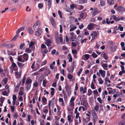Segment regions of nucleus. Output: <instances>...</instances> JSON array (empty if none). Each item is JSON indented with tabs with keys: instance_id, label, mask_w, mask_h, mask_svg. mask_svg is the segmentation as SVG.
I'll use <instances>...</instances> for the list:
<instances>
[{
	"instance_id": "1",
	"label": "nucleus",
	"mask_w": 125,
	"mask_h": 125,
	"mask_svg": "<svg viewBox=\"0 0 125 125\" xmlns=\"http://www.w3.org/2000/svg\"><path fill=\"white\" fill-rule=\"evenodd\" d=\"M15 49H11L10 51L8 50H7V52L9 55H11L12 56H14L16 55V52L15 51Z\"/></svg>"
},
{
	"instance_id": "2",
	"label": "nucleus",
	"mask_w": 125,
	"mask_h": 125,
	"mask_svg": "<svg viewBox=\"0 0 125 125\" xmlns=\"http://www.w3.org/2000/svg\"><path fill=\"white\" fill-rule=\"evenodd\" d=\"M91 112L94 120V122H95V120L97 119V117L96 114L94 110V109L92 110Z\"/></svg>"
},
{
	"instance_id": "3",
	"label": "nucleus",
	"mask_w": 125,
	"mask_h": 125,
	"mask_svg": "<svg viewBox=\"0 0 125 125\" xmlns=\"http://www.w3.org/2000/svg\"><path fill=\"white\" fill-rule=\"evenodd\" d=\"M66 91L68 93V94L69 96L71 94V91L70 86L69 84H67L65 86Z\"/></svg>"
},
{
	"instance_id": "4",
	"label": "nucleus",
	"mask_w": 125,
	"mask_h": 125,
	"mask_svg": "<svg viewBox=\"0 0 125 125\" xmlns=\"http://www.w3.org/2000/svg\"><path fill=\"white\" fill-rule=\"evenodd\" d=\"M99 10L97 8H94V11L91 12L92 17H94L95 15L99 13Z\"/></svg>"
},
{
	"instance_id": "5",
	"label": "nucleus",
	"mask_w": 125,
	"mask_h": 125,
	"mask_svg": "<svg viewBox=\"0 0 125 125\" xmlns=\"http://www.w3.org/2000/svg\"><path fill=\"white\" fill-rule=\"evenodd\" d=\"M94 33V35L92 37V39L91 40V42H93L94 40L95 39V38H97V33H99L98 31H97V32L95 31H94L92 32Z\"/></svg>"
},
{
	"instance_id": "6",
	"label": "nucleus",
	"mask_w": 125,
	"mask_h": 125,
	"mask_svg": "<svg viewBox=\"0 0 125 125\" xmlns=\"http://www.w3.org/2000/svg\"><path fill=\"white\" fill-rule=\"evenodd\" d=\"M50 20L51 23L52 25V26L54 27H55L56 26V25L54 19L52 17L50 19Z\"/></svg>"
},
{
	"instance_id": "7",
	"label": "nucleus",
	"mask_w": 125,
	"mask_h": 125,
	"mask_svg": "<svg viewBox=\"0 0 125 125\" xmlns=\"http://www.w3.org/2000/svg\"><path fill=\"white\" fill-rule=\"evenodd\" d=\"M42 29L40 28L38 29V30L35 32V35L37 36H40L41 33Z\"/></svg>"
},
{
	"instance_id": "8",
	"label": "nucleus",
	"mask_w": 125,
	"mask_h": 125,
	"mask_svg": "<svg viewBox=\"0 0 125 125\" xmlns=\"http://www.w3.org/2000/svg\"><path fill=\"white\" fill-rule=\"evenodd\" d=\"M87 87H85L83 89V87H81L80 88V91L81 92H83V94H84L86 92Z\"/></svg>"
},
{
	"instance_id": "9",
	"label": "nucleus",
	"mask_w": 125,
	"mask_h": 125,
	"mask_svg": "<svg viewBox=\"0 0 125 125\" xmlns=\"http://www.w3.org/2000/svg\"><path fill=\"white\" fill-rule=\"evenodd\" d=\"M117 10L118 11H125V8L121 6H120L117 8Z\"/></svg>"
},
{
	"instance_id": "10",
	"label": "nucleus",
	"mask_w": 125,
	"mask_h": 125,
	"mask_svg": "<svg viewBox=\"0 0 125 125\" xmlns=\"http://www.w3.org/2000/svg\"><path fill=\"white\" fill-rule=\"evenodd\" d=\"M12 66L14 68V71H18V68L16 64L14 62H13L12 64Z\"/></svg>"
},
{
	"instance_id": "11",
	"label": "nucleus",
	"mask_w": 125,
	"mask_h": 125,
	"mask_svg": "<svg viewBox=\"0 0 125 125\" xmlns=\"http://www.w3.org/2000/svg\"><path fill=\"white\" fill-rule=\"evenodd\" d=\"M23 57L25 61H26L28 60L29 58V56L28 54L26 53H24L23 55Z\"/></svg>"
},
{
	"instance_id": "12",
	"label": "nucleus",
	"mask_w": 125,
	"mask_h": 125,
	"mask_svg": "<svg viewBox=\"0 0 125 125\" xmlns=\"http://www.w3.org/2000/svg\"><path fill=\"white\" fill-rule=\"evenodd\" d=\"M99 73L101 74L102 76L104 77L105 75V71H103L102 70H99Z\"/></svg>"
},
{
	"instance_id": "13",
	"label": "nucleus",
	"mask_w": 125,
	"mask_h": 125,
	"mask_svg": "<svg viewBox=\"0 0 125 125\" xmlns=\"http://www.w3.org/2000/svg\"><path fill=\"white\" fill-rule=\"evenodd\" d=\"M111 17L113 18V19L114 20L116 21H118L120 20V19L117 18L115 15H113Z\"/></svg>"
},
{
	"instance_id": "14",
	"label": "nucleus",
	"mask_w": 125,
	"mask_h": 125,
	"mask_svg": "<svg viewBox=\"0 0 125 125\" xmlns=\"http://www.w3.org/2000/svg\"><path fill=\"white\" fill-rule=\"evenodd\" d=\"M28 31L29 34H31L33 33V31L31 27H28L27 29Z\"/></svg>"
},
{
	"instance_id": "15",
	"label": "nucleus",
	"mask_w": 125,
	"mask_h": 125,
	"mask_svg": "<svg viewBox=\"0 0 125 125\" xmlns=\"http://www.w3.org/2000/svg\"><path fill=\"white\" fill-rule=\"evenodd\" d=\"M94 24L93 23L91 24H89L88 26V29L89 30H92L93 28V25Z\"/></svg>"
},
{
	"instance_id": "16",
	"label": "nucleus",
	"mask_w": 125,
	"mask_h": 125,
	"mask_svg": "<svg viewBox=\"0 0 125 125\" xmlns=\"http://www.w3.org/2000/svg\"><path fill=\"white\" fill-rule=\"evenodd\" d=\"M73 25H71L70 26V28H71L69 30L70 31H72L76 29V26L75 25V26L74 27H73Z\"/></svg>"
},
{
	"instance_id": "17",
	"label": "nucleus",
	"mask_w": 125,
	"mask_h": 125,
	"mask_svg": "<svg viewBox=\"0 0 125 125\" xmlns=\"http://www.w3.org/2000/svg\"><path fill=\"white\" fill-rule=\"evenodd\" d=\"M107 2L110 5H113L114 4V1L113 0H107Z\"/></svg>"
},
{
	"instance_id": "18",
	"label": "nucleus",
	"mask_w": 125,
	"mask_h": 125,
	"mask_svg": "<svg viewBox=\"0 0 125 125\" xmlns=\"http://www.w3.org/2000/svg\"><path fill=\"white\" fill-rule=\"evenodd\" d=\"M18 65L19 66V67L20 68H22L24 65L25 64L22 63L18 62H17Z\"/></svg>"
},
{
	"instance_id": "19",
	"label": "nucleus",
	"mask_w": 125,
	"mask_h": 125,
	"mask_svg": "<svg viewBox=\"0 0 125 125\" xmlns=\"http://www.w3.org/2000/svg\"><path fill=\"white\" fill-rule=\"evenodd\" d=\"M31 85V84H27L25 88L26 91H28L30 89Z\"/></svg>"
},
{
	"instance_id": "20",
	"label": "nucleus",
	"mask_w": 125,
	"mask_h": 125,
	"mask_svg": "<svg viewBox=\"0 0 125 125\" xmlns=\"http://www.w3.org/2000/svg\"><path fill=\"white\" fill-rule=\"evenodd\" d=\"M102 66L105 70H107V63H104L102 65Z\"/></svg>"
},
{
	"instance_id": "21",
	"label": "nucleus",
	"mask_w": 125,
	"mask_h": 125,
	"mask_svg": "<svg viewBox=\"0 0 125 125\" xmlns=\"http://www.w3.org/2000/svg\"><path fill=\"white\" fill-rule=\"evenodd\" d=\"M51 100L49 101V102L48 105H49V114L50 115H51V111L50 109V105H51Z\"/></svg>"
},
{
	"instance_id": "22",
	"label": "nucleus",
	"mask_w": 125,
	"mask_h": 125,
	"mask_svg": "<svg viewBox=\"0 0 125 125\" xmlns=\"http://www.w3.org/2000/svg\"><path fill=\"white\" fill-rule=\"evenodd\" d=\"M32 82V80L31 79H27L25 82V83L27 84H31Z\"/></svg>"
},
{
	"instance_id": "23",
	"label": "nucleus",
	"mask_w": 125,
	"mask_h": 125,
	"mask_svg": "<svg viewBox=\"0 0 125 125\" xmlns=\"http://www.w3.org/2000/svg\"><path fill=\"white\" fill-rule=\"evenodd\" d=\"M21 83V82H20L19 83H18L17 85L16 86L15 88V90H18L19 88V87H20V84Z\"/></svg>"
},
{
	"instance_id": "24",
	"label": "nucleus",
	"mask_w": 125,
	"mask_h": 125,
	"mask_svg": "<svg viewBox=\"0 0 125 125\" xmlns=\"http://www.w3.org/2000/svg\"><path fill=\"white\" fill-rule=\"evenodd\" d=\"M92 91L91 89H89L88 90L87 95L88 96H90L92 94Z\"/></svg>"
},
{
	"instance_id": "25",
	"label": "nucleus",
	"mask_w": 125,
	"mask_h": 125,
	"mask_svg": "<svg viewBox=\"0 0 125 125\" xmlns=\"http://www.w3.org/2000/svg\"><path fill=\"white\" fill-rule=\"evenodd\" d=\"M3 45V46H5L7 49H8L10 48V44H5L4 43Z\"/></svg>"
},
{
	"instance_id": "26",
	"label": "nucleus",
	"mask_w": 125,
	"mask_h": 125,
	"mask_svg": "<svg viewBox=\"0 0 125 125\" xmlns=\"http://www.w3.org/2000/svg\"><path fill=\"white\" fill-rule=\"evenodd\" d=\"M42 102L43 103H45L46 104V103H47V100L46 98L43 97L42 98Z\"/></svg>"
},
{
	"instance_id": "27",
	"label": "nucleus",
	"mask_w": 125,
	"mask_h": 125,
	"mask_svg": "<svg viewBox=\"0 0 125 125\" xmlns=\"http://www.w3.org/2000/svg\"><path fill=\"white\" fill-rule=\"evenodd\" d=\"M100 2V5L102 6L105 5V2L103 0H101Z\"/></svg>"
},
{
	"instance_id": "28",
	"label": "nucleus",
	"mask_w": 125,
	"mask_h": 125,
	"mask_svg": "<svg viewBox=\"0 0 125 125\" xmlns=\"http://www.w3.org/2000/svg\"><path fill=\"white\" fill-rule=\"evenodd\" d=\"M40 22L39 21H37L36 23H35L34 25L36 26H37L38 27H39L40 25Z\"/></svg>"
},
{
	"instance_id": "29",
	"label": "nucleus",
	"mask_w": 125,
	"mask_h": 125,
	"mask_svg": "<svg viewBox=\"0 0 125 125\" xmlns=\"http://www.w3.org/2000/svg\"><path fill=\"white\" fill-rule=\"evenodd\" d=\"M84 35H87L89 34V33L88 32V31L86 29H84Z\"/></svg>"
},
{
	"instance_id": "30",
	"label": "nucleus",
	"mask_w": 125,
	"mask_h": 125,
	"mask_svg": "<svg viewBox=\"0 0 125 125\" xmlns=\"http://www.w3.org/2000/svg\"><path fill=\"white\" fill-rule=\"evenodd\" d=\"M73 76L70 74H68L67 78L69 79L70 80H71L73 78Z\"/></svg>"
},
{
	"instance_id": "31",
	"label": "nucleus",
	"mask_w": 125,
	"mask_h": 125,
	"mask_svg": "<svg viewBox=\"0 0 125 125\" xmlns=\"http://www.w3.org/2000/svg\"><path fill=\"white\" fill-rule=\"evenodd\" d=\"M31 49L27 48L25 50V52L27 53H29L31 52Z\"/></svg>"
},
{
	"instance_id": "32",
	"label": "nucleus",
	"mask_w": 125,
	"mask_h": 125,
	"mask_svg": "<svg viewBox=\"0 0 125 125\" xmlns=\"http://www.w3.org/2000/svg\"><path fill=\"white\" fill-rule=\"evenodd\" d=\"M87 2V0H81L79 1V3L81 4L86 3Z\"/></svg>"
},
{
	"instance_id": "33",
	"label": "nucleus",
	"mask_w": 125,
	"mask_h": 125,
	"mask_svg": "<svg viewBox=\"0 0 125 125\" xmlns=\"http://www.w3.org/2000/svg\"><path fill=\"white\" fill-rule=\"evenodd\" d=\"M43 4H42L41 3H39L38 4V7L39 9H42L43 6Z\"/></svg>"
},
{
	"instance_id": "34",
	"label": "nucleus",
	"mask_w": 125,
	"mask_h": 125,
	"mask_svg": "<svg viewBox=\"0 0 125 125\" xmlns=\"http://www.w3.org/2000/svg\"><path fill=\"white\" fill-rule=\"evenodd\" d=\"M103 57L104 59L106 60L108 59V57L106 53H104L103 55Z\"/></svg>"
},
{
	"instance_id": "35",
	"label": "nucleus",
	"mask_w": 125,
	"mask_h": 125,
	"mask_svg": "<svg viewBox=\"0 0 125 125\" xmlns=\"http://www.w3.org/2000/svg\"><path fill=\"white\" fill-rule=\"evenodd\" d=\"M47 83V82L46 79L44 80L42 84L44 87L46 86V84Z\"/></svg>"
},
{
	"instance_id": "36",
	"label": "nucleus",
	"mask_w": 125,
	"mask_h": 125,
	"mask_svg": "<svg viewBox=\"0 0 125 125\" xmlns=\"http://www.w3.org/2000/svg\"><path fill=\"white\" fill-rule=\"evenodd\" d=\"M34 45V43L32 42H31L29 44V48H31V47H32V46Z\"/></svg>"
},
{
	"instance_id": "37",
	"label": "nucleus",
	"mask_w": 125,
	"mask_h": 125,
	"mask_svg": "<svg viewBox=\"0 0 125 125\" xmlns=\"http://www.w3.org/2000/svg\"><path fill=\"white\" fill-rule=\"evenodd\" d=\"M92 56L94 58H96L98 56V55L97 54H96L94 52H93L92 54Z\"/></svg>"
},
{
	"instance_id": "38",
	"label": "nucleus",
	"mask_w": 125,
	"mask_h": 125,
	"mask_svg": "<svg viewBox=\"0 0 125 125\" xmlns=\"http://www.w3.org/2000/svg\"><path fill=\"white\" fill-rule=\"evenodd\" d=\"M98 81L99 84H102L103 83V81L102 80L101 78H99L98 79Z\"/></svg>"
},
{
	"instance_id": "39",
	"label": "nucleus",
	"mask_w": 125,
	"mask_h": 125,
	"mask_svg": "<svg viewBox=\"0 0 125 125\" xmlns=\"http://www.w3.org/2000/svg\"><path fill=\"white\" fill-rule=\"evenodd\" d=\"M83 69L82 68H81L79 70V71L77 73V74L78 76H80L82 72Z\"/></svg>"
},
{
	"instance_id": "40",
	"label": "nucleus",
	"mask_w": 125,
	"mask_h": 125,
	"mask_svg": "<svg viewBox=\"0 0 125 125\" xmlns=\"http://www.w3.org/2000/svg\"><path fill=\"white\" fill-rule=\"evenodd\" d=\"M26 79V77L25 75L24 76L23 78L22 81V83L23 84V85L25 83V80Z\"/></svg>"
},
{
	"instance_id": "41",
	"label": "nucleus",
	"mask_w": 125,
	"mask_h": 125,
	"mask_svg": "<svg viewBox=\"0 0 125 125\" xmlns=\"http://www.w3.org/2000/svg\"><path fill=\"white\" fill-rule=\"evenodd\" d=\"M99 106L98 105H96L94 107V109L96 111H97L99 109Z\"/></svg>"
},
{
	"instance_id": "42",
	"label": "nucleus",
	"mask_w": 125,
	"mask_h": 125,
	"mask_svg": "<svg viewBox=\"0 0 125 125\" xmlns=\"http://www.w3.org/2000/svg\"><path fill=\"white\" fill-rule=\"evenodd\" d=\"M18 116V115L17 112H15L14 113V115L13 116L14 117V118H17Z\"/></svg>"
},
{
	"instance_id": "43",
	"label": "nucleus",
	"mask_w": 125,
	"mask_h": 125,
	"mask_svg": "<svg viewBox=\"0 0 125 125\" xmlns=\"http://www.w3.org/2000/svg\"><path fill=\"white\" fill-rule=\"evenodd\" d=\"M2 81L4 82L5 84L7 83L8 81V79L7 78H5L3 79Z\"/></svg>"
},
{
	"instance_id": "44",
	"label": "nucleus",
	"mask_w": 125,
	"mask_h": 125,
	"mask_svg": "<svg viewBox=\"0 0 125 125\" xmlns=\"http://www.w3.org/2000/svg\"><path fill=\"white\" fill-rule=\"evenodd\" d=\"M5 99V98L3 97L2 96H1L0 99V101H1V103H3L4 100Z\"/></svg>"
},
{
	"instance_id": "45",
	"label": "nucleus",
	"mask_w": 125,
	"mask_h": 125,
	"mask_svg": "<svg viewBox=\"0 0 125 125\" xmlns=\"http://www.w3.org/2000/svg\"><path fill=\"white\" fill-rule=\"evenodd\" d=\"M75 6H76L75 4H72L70 6V7L72 9H73L75 8Z\"/></svg>"
},
{
	"instance_id": "46",
	"label": "nucleus",
	"mask_w": 125,
	"mask_h": 125,
	"mask_svg": "<svg viewBox=\"0 0 125 125\" xmlns=\"http://www.w3.org/2000/svg\"><path fill=\"white\" fill-rule=\"evenodd\" d=\"M91 88L92 89H94V85L93 82H92L91 86Z\"/></svg>"
},
{
	"instance_id": "47",
	"label": "nucleus",
	"mask_w": 125,
	"mask_h": 125,
	"mask_svg": "<svg viewBox=\"0 0 125 125\" xmlns=\"http://www.w3.org/2000/svg\"><path fill=\"white\" fill-rule=\"evenodd\" d=\"M47 62V61L46 60H45L44 61H43L42 63L41 66L45 65L46 64Z\"/></svg>"
},
{
	"instance_id": "48",
	"label": "nucleus",
	"mask_w": 125,
	"mask_h": 125,
	"mask_svg": "<svg viewBox=\"0 0 125 125\" xmlns=\"http://www.w3.org/2000/svg\"><path fill=\"white\" fill-rule=\"evenodd\" d=\"M18 37V35H15L14 37L12 39V40L15 41L16 39H17Z\"/></svg>"
},
{
	"instance_id": "49",
	"label": "nucleus",
	"mask_w": 125,
	"mask_h": 125,
	"mask_svg": "<svg viewBox=\"0 0 125 125\" xmlns=\"http://www.w3.org/2000/svg\"><path fill=\"white\" fill-rule=\"evenodd\" d=\"M97 101L99 102V103L102 104V101L100 97H98L97 98Z\"/></svg>"
},
{
	"instance_id": "50",
	"label": "nucleus",
	"mask_w": 125,
	"mask_h": 125,
	"mask_svg": "<svg viewBox=\"0 0 125 125\" xmlns=\"http://www.w3.org/2000/svg\"><path fill=\"white\" fill-rule=\"evenodd\" d=\"M12 99L13 100H16L17 97L16 95L14 94L13 95Z\"/></svg>"
},
{
	"instance_id": "51",
	"label": "nucleus",
	"mask_w": 125,
	"mask_h": 125,
	"mask_svg": "<svg viewBox=\"0 0 125 125\" xmlns=\"http://www.w3.org/2000/svg\"><path fill=\"white\" fill-rule=\"evenodd\" d=\"M10 108L12 112H14V111L15 107L14 106H11Z\"/></svg>"
},
{
	"instance_id": "52",
	"label": "nucleus",
	"mask_w": 125,
	"mask_h": 125,
	"mask_svg": "<svg viewBox=\"0 0 125 125\" xmlns=\"http://www.w3.org/2000/svg\"><path fill=\"white\" fill-rule=\"evenodd\" d=\"M84 56L87 60L90 57V55L87 54H85Z\"/></svg>"
},
{
	"instance_id": "53",
	"label": "nucleus",
	"mask_w": 125,
	"mask_h": 125,
	"mask_svg": "<svg viewBox=\"0 0 125 125\" xmlns=\"http://www.w3.org/2000/svg\"><path fill=\"white\" fill-rule=\"evenodd\" d=\"M58 13L59 15L60 16V17L61 18H62V16L61 13V11L60 10H58Z\"/></svg>"
},
{
	"instance_id": "54",
	"label": "nucleus",
	"mask_w": 125,
	"mask_h": 125,
	"mask_svg": "<svg viewBox=\"0 0 125 125\" xmlns=\"http://www.w3.org/2000/svg\"><path fill=\"white\" fill-rule=\"evenodd\" d=\"M87 40V39L85 38L83 40H82L81 41V43L82 44H83L84 42H86V41Z\"/></svg>"
},
{
	"instance_id": "55",
	"label": "nucleus",
	"mask_w": 125,
	"mask_h": 125,
	"mask_svg": "<svg viewBox=\"0 0 125 125\" xmlns=\"http://www.w3.org/2000/svg\"><path fill=\"white\" fill-rule=\"evenodd\" d=\"M33 27L34 30H36L39 27L37 26H36L34 25H33Z\"/></svg>"
},
{
	"instance_id": "56",
	"label": "nucleus",
	"mask_w": 125,
	"mask_h": 125,
	"mask_svg": "<svg viewBox=\"0 0 125 125\" xmlns=\"http://www.w3.org/2000/svg\"><path fill=\"white\" fill-rule=\"evenodd\" d=\"M59 40L60 42H63V39L62 36L61 35H60L59 37Z\"/></svg>"
},
{
	"instance_id": "57",
	"label": "nucleus",
	"mask_w": 125,
	"mask_h": 125,
	"mask_svg": "<svg viewBox=\"0 0 125 125\" xmlns=\"http://www.w3.org/2000/svg\"><path fill=\"white\" fill-rule=\"evenodd\" d=\"M25 44L24 43H21L20 46V49H21L23 48V46Z\"/></svg>"
},
{
	"instance_id": "58",
	"label": "nucleus",
	"mask_w": 125,
	"mask_h": 125,
	"mask_svg": "<svg viewBox=\"0 0 125 125\" xmlns=\"http://www.w3.org/2000/svg\"><path fill=\"white\" fill-rule=\"evenodd\" d=\"M125 73V71H120L119 72V74L120 75H122L124 73Z\"/></svg>"
},
{
	"instance_id": "59",
	"label": "nucleus",
	"mask_w": 125,
	"mask_h": 125,
	"mask_svg": "<svg viewBox=\"0 0 125 125\" xmlns=\"http://www.w3.org/2000/svg\"><path fill=\"white\" fill-rule=\"evenodd\" d=\"M100 46L98 44L97 42L96 43V45L95 47V48L96 49H98Z\"/></svg>"
},
{
	"instance_id": "60",
	"label": "nucleus",
	"mask_w": 125,
	"mask_h": 125,
	"mask_svg": "<svg viewBox=\"0 0 125 125\" xmlns=\"http://www.w3.org/2000/svg\"><path fill=\"white\" fill-rule=\"evenodd\" d=\"M72 53L73 54H75L77 53V51L76 50H73L72 51Z\"/></svg>"
},
{
	"instance_id": "61",
	"label": "nucleus",
	"mask_w": 125,
	"mask_h": 125,
	"mask_svg": "<svg viewBox=\"0 0 125 125\" xmlns=\"http://www.w3.org/2000/svg\"><path fill=\"white\" fill-rule=\"evenodd\" d=\"M15 75L16 76H19L20 75V73L17 72H15Z\"/></svg>"
},
{
	"instance_id": "62",
	"label": "nucleus",
	"mask_w": 125,
	"mask_h": 125,
	"mask_svg": "<svg viewBox=\"0 0 125 125\" xmlns=\"http://www.w3.org/2000/svg\"><path fill=\"white\" fill-rule=\"evenodd\" d=\"M41 47L42 48L44 49V48H46V46L45 44H42L41 45Z\"/></svg>"
},
{
	"instance_id": "63",
	"label": "nucleus",
	"mask_w": 125,
	"mask_h": 125,
	"mask_svg": "<svg viewBox=\"0 0 125 125\" xmlns=\"http://www.w3.org/2000/svg\"><path fill=\"white\" fill-rule=\"evenodd\" d=\"M7 94V92L6 91H3V92L2 94L3 95H6Z\"/></svg>"
},
{
	"instance_id": "64",
	"label": "nucleus",
	"mask_w": 125,
	"mask_h": 125,
	"mask_svg": "<svg viewBox=\"0 0 125 125\" xmlns=\"http://www.w3.org/2000/svg\"><path fill=\"white\" fill-rule=\"evenodd\" d=\"M72 46L73 47H75L76 46V44L74 42H72Z\"/></svg>"
}]
</instances>
